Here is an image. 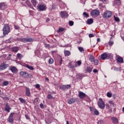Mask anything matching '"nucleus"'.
Wrapping results in <instances>:
<instances>
[{"label":"nucleus","mask_w":124,"mask_h":124,"mask_svg":"<svg viewBox=\"0 0 124 124\" xmlns=\"http://www.w3.org/2000/svg\"><path fill=\"white\" fill-rule=\"evenodd\" d=\"M18 99L20 100L21 103H26V100L22 98H19Z\"/></svg>","instance_id":"33"},{"label":"nucleus","mask_w":124,"mask_h":124,"mask_svg":"<svg viewBox=\"0 0 124 124\" xmlns=\"http://www.w3.org/2000/svg\"><path fill=\"white\" fill-rule=\"evenodd\" d=\"M66 124H69V122H68V121H66Z\"/></svg>","instance_id":"61"},{"label":"nucleus","mask_w":124,"mask_h":124,"mask_svg":"<svg viewBox=\"0 0 124 124\" xmlns=\"http://www.w3.org/2000/svg\"><path fill=\"white\" fill-rule=\"evenodd\" d=\"M45 46L46 47V48H49L50 47V45H49V44H46L45 45Z\"/></svg>","instance_id":"55"},{"label":"nucleus","mask_w":124,"mask_h":124,"mask_svg":"<svg viewBox=\"0 0 124 124\" xmlns=\"http://www.w3.org/2000/svg\"><path fill=\"white\" fill-rule=\"evenodd\" d=\"M20 41L24 43H27V42H32L33 40L31 38H23L20 39Z\"/></svg>","instance_id":"6"},{"label":"nucleus","mask_w":124,"mask_h":124,"mask_svg":"<svg viewBox=\"0 0 124 124\" xmlns=\"http://www.w3.org/2000/svg\"><path fill=\"white\" fill-rule=\"evenodd\" d=\"M46 81H49V78H46Z\"/></svg>","instance_id":"60"},{"label":"nucleus","mask_w":124,"mask_h":124,"mask_svg":"<svg viewBox=\"0 0 124 124\" xmlns=\"http://www.w3.org/2000/svg\"><path fill=\"white\" fill-rule=\"evenodd\" d=\"M10 32V27L8 24H4L3 27V34L6 35Z\"/></svg>","instance_id":"1"},{"label":"nucleus","mask_w":124,"mask_h":124,"mask_svg":"<svg viewBox=\"0 0 124 124\" xmlns=\"http://www.w3.org/2000/svg\"><path fill=\"white\" fill-rule=\"evenodd\" d=\"M48 62L49 63H50V64H52V63H54V59L50 58L49 61H48Z\"/></svg>","instance_id":"34"},{"label":"nucleus","mask_w":124,"mask_h":124,"mask_svg":"<svg viewBox=\"0 0 124 124\" xmlns=\"http://www.w3.org/2000/svg\"><path fill=\"white\" fill-rule=\"evenodd\" d=\"M62 59H61L59 62L60 65H62Z\"/></svg>","instance_id":"56"},{"label":"nucleus","mask_w":124,"mask_h":124,"mask_svg":"<svg viewBox=\"0 0 124 124\" xmlns=\"http://www.w3.org/2000/svg\"><path fill=\"white\" fill-rule=\"evenodd\" d=\"M101 59L102 61H104L107 59V53H104L101 55Z\"/></svg>","instance_id":"19"},{"label":"nucleus","mask_w":124,"mask_h":124,"mask_svg":"<svg viewBox=\"0 0 124 124\" xmlns=\"http://www.w3.org/2000/svg\"><path fill=\"white\" fill-rule=\"evenodd\" d=\"M26 67L30 70H32L33 69V67L29 65V64L26 65Z\"/></svg>","instance_id":"32"},{"label":"nucleus","mask_w":124,"mask_h":124,"mask_svg":"<svg viewBox=\"0 0 124 124\" xmlns=\"http://www.w3.org/2000/svg\"><path fill=\"white\" fill-rule=\"evenodd\" d=\"M5 8V4L4 3H0V9L3 10Z\"/></svg>","instance_id":"25"},{"label":"nucleus","mask_w":124,"mask_h":124,"mask_svg":"<svg viewBox=\"0 0 124 124\" xmlns=\"http://www.w3.org/2000/svg\"><path fill=\"white\" fill-rule=\"evenodd\" d=\"M12 50L13 51V52H15L16 53H17L18 51H19V47H16V46H14L12 47Z\"/></svg>","instance_id":"23"},{"label":"nucleus","mask_w":124,"mask_h":124,"mask_svg":"<svg viewBox=\"0 0 124 124\" xmlns=\"http://www.w3.org/2000/svg\"><path fill=\"white\" fill-rule=\"evenodd\" d=\"M77 64H78V65H79V66H80V65H81V64H82V62L81 61H78L77 62Z\"/></svg>","instance_id":"48"},{"label":"nucleus","mask_w":124,"mask_h":124,"mask_svg":"<svg viewBox=\"0 0 124 124\" xmlns=\"http://www.w3.org/2000/svg\"><path fill=\"white\" fill-rule=\"evenodd\" d=\"M89 37H90V38H92V37H94V35H93V34H89Z\"/></svg>","instance_id":"50"},{"label":"nucleus","mask_w":124,"mask_h":124,"mask_svg":"<svg viewBox=\"0 0 124 124\" xmlns=\"http://www.w3.org/2000/svg\"><path fill=\"white\" fill-rule=\"evenodd\" d=\"M70 88H71V85L67 84V85L62 86L60 88V89L62 90V91H67V90H69Z\"/></svg>","instance_id":"8"},{"label":"nucleus","mask_w":124,"mask_h":124,"mask_svg":"<svg viewBox=\"0 0 124 124\" xmlns=\"http://www.w3.org/2000/svg\"><path fill=\"white\" fill-rule=\"evenodd\" d=\"M26 3L27 5V6H28V7H29L30 8H32V5H31V1H30V0H26Z\"/></svg>","instance_id":"22"},{"label":"nucleus","mask_w":124,"mask_h":124,"mask_svg":"<svg viewBox=\"0 0 124 124\" xmlns=\"http://www.w3.org/2000/svg\"><path fill=\"white\" fill-rule=\"evenodd\" d=\"M5 110L6 112H8V113L10 112V110H11V108H10V106H9V105H8V103L6 104Z\"/></svg>","instance_id":"16"},{"label":"nucleus","mask_w":124,"mask_h":124,"mask_svg":"<svg viewBox=\"0 0 124 124\" xmlns=\"http://www.w3.org/2000/svg\"><path fill=\"white\" fill-rule=\"evenodd\" d=\"M113 58V54L112 53H107V60H112Z\"/></svg>","instance_id":"21"},{"label":"nucleus","mask_w":124,"mask_h":124,"mask_svg":"<svg viewBox=\"0 0 124 124\" xmlns=\"http://www.w3.org/2000/svg\"><path fill=\"white\" fill-rule=\"evenodd\" d=\"M9 82L7 81H5L3 82L2 85L3 86H7L8 85Z\"/></svg>","instance_id":"39"},{"label":"nucleus","mask_w":124,"mask_h":124,"mask_svg":"<svg viewBox=\"0 0 124 124\" xmlns=\"http://www.w3.org/2000/svg\"><path fill=\"white\" fill-rule=\"evenodd\" d=\"M89 108L90 109V111H91V112L93 111V110H94V108H93L92 107H90Z\"/></svg>","instance_id":"54"},{"label":"nucleus","mask_w":124,"mask_h":124,"mask_svg":"<svg viewBox=\"0 0 124 124\" xmlns=\"http://www.w3.org/2000/svg\"><path fill=\"white\" fill-rule=\"evenodd\" d=\"M88 59L91 62H94V60H95V58L92 55L88 56Z\"/></svg>","instance_id":"18"},{"label":"nucleus","mask_w":124,"mask_h":124,"mask_svg":"<svg viewBox=\"0 0 124 124\" xmlns=\"http://www.w3.org/2000/svg\"><path fill=\"white\" fill-rule=\"evenodd\" d=\"M8 66V64H5L4 62L1 63L0 65V70H4V69H6Z\"/></svg>","instance_id":"12"},{"label":"nucleus","mask_w":124,"mask_h":124,"mask_svg":"<svg viewBox=\"0 0 124 124\" xmlns=\"http://www.w3.org/2000/svg\"><path fill=\"white\" fill-rule=\"evenodd\" d=\"M97 104L100 109H103L105 108V103L103 101V100H102V98L99 99Z\"/></svg>","instance_id":"2"},{"label":"nucleus","mask_w":124,"mask_h":124,"mask_svg":"<svg viewBox=\"0 0 124 124\" xmlns=\"http://www.w3.org/2000/svg\"><path fill=\"white\" fill-rule=\"evenodd\" d=\"M76 77H77V79H82V75H81L80 74H78L76 76Z\"/></svg>","instance_id":"37"},{"label":"nucleus","mask_w":124,"mask_h":124,"mask_svg":"<svg viewBox=\"0 0 124 124\" xmlns=\"http://www.w3.org/2000/svg\"><path fill=\"white\" fill-rule=\"evenodd\" d=\"M44 105H43V104H40V107H41V108H43Z\"/></svg>","instance_id":"57"},{"label":"nucleus","mask_w":124,"mask_h":124,"mask_svg":"<svg viewBox=\"0 0 124 124\" xmlns=\"http://www.w3.org/2000/svg\"><path fill=\"white\" fill-rule=\"evenodd\" d=\"M20 75L23 77V78H31V74H28L27 72H20Z\"/></svg>","instance_id":"3"},{"label":"nucleus","mask_w":124,"mask_h":124,"mask_svg":"<svg viewBox=\"0 0 124 124\" xmlns=\"http://www.w3.org/2000/svg\"><path fill=\"white\" fill-rule=\"evenodd\" d=\"M108 113H112V108H108Z\"/></svg>","instance_id":"52"},{"label":"nucleus","mask_w":124,"mask_h":124,"mask_svg":"<svg viewBox=\"0 0 124 124\" xmlns=\"http://www.w3.org/2000/svg\"><path fill=\"white\" fill-rule=\"evenodd\" d=\"M123 111L124 112V107L123 108Z\"/></svg>","instance_id":"64"},{"label":"nucleus","mask_w":124,"mask_h":124,"mask_svg":"<svg viewBox=\"0 0 124 124\" xmlns=\"http://www.w3.org/2000/svg\"><path fill=\"white\" fill-rule=\"evenodd\" d=\"M108 103L110 105H112L113 107H114V103L113 102V101H109L108 102Z\"/></svg>","instance_id":"47"},{"label":"nucleus","mask_w":124,"mask_h":124,"mask_svg":"<svg viewBox=\"0 0 124 124\" xmlns=\"http://www.w3.org/2000/svg\"><path fill=\"white\" fill-rule=\"evenodd\" d=\"M60 13L61 18H64V19H65V18H67V17H68V14H67L66 12L62 11Z\"/></svg>","instance_id":"11"},{"label":"nucleus","mask_w":124,"mask_h":124,"mask_svg":"<svg viewBox=\"0 0 124 124\" xmlns=\"http://www.w3.org/2000/svg\"><path fill=\"white\" fill-rule=\"evenodd\" d=\"M82 15L84 18H89L90 17V16L88 14H87L86 12H83L82 14Z\"/></svg>","instance_id":"26"},{"label":"nucleus","mask_w":124,"mask_h":124,"mask_svg":"<svg viewBox=\"0 0 124 124\" xmlns=\"http://www.w3.org/2000/svg\"><path fill=\"white\" fill-rule=\"evenodd\" d=\"M97 42H100V41H101L100 38H97Z\"/></svg>","instance_id":"58"},{"label":"nucleus","mask_w":124,"mask_h":124,"mask_svg":"<svg viewBox=\"0 0 124 124\" xmlns=\"http://www.w3.org/2000/svg\"><path fill=\"white\" fill-rule=\"evenodd\" d=\"M113 45H114V42L109 41V42H108L109 46H113Z\"/></svg>","instance_id":"42"},{"label":"nucleus","mask_w":124,"mask_h":124,"mask_svg":"<svg viewBox=\"0 0 124 124\" xmlns=\"http://www.w3.org/2000/svg\"><path fill=\"white\" fill-rule=\"evenodd\" d=\"M10 70L13 73H17V72L18 71V69H17V68L15 66H11Z\"/></svg>","instance_id":"14"},{"label":"nucleus","mask_w":124,"mask_h":124,"mask_svg":"<svg viewBox=\"0 0 124 124\" xmlns=\"http://www.w3.org/2000/svg\"><path fill=\"white\" fill-rule=\"evenodd\" d=\"M86 71L89 72V73H91V72L93 71V68L91 67L90 66L88 67L86 69Z\"/></svg>","instance_id":"28"},{"label":"nucleus","mask_w":124,"mask_h":124,"mask_svg":"<svg viewBox=\"0 0 124 124\" xmlns=\"http://www.w3.org/2000/svg\"><path fill=\"white\" fill-rule=\"evenodd\" d=\"M111 120L112 121V123H113L114 124H119V120L117 118L112 117H111Z\"/></svg>","instance_id":"20"},{"label":"nucleus","mask_w":124,"mask_h":124,"mask_svg":"<svg viewBox=\"0 0 124 124\" xmlns=\"http://www.w3.org/2000/svg\"><path fill=\"white\" fill-rule=\"evenodd\" d=\"M76 101V98H71L68 100L67 103L68 104H73V103H75Z\"/></svg>","instance_id":"13"},{"label":"nucleus","mask_w":124,"mask_h":124,"mask_svg":"<svg viewBox=\"0 0 124 124\" xmlns=\"http://www.w3.org/2000/svg\"><path fill=\"white\" fill-rule=\"evenodd\" d=\"M98 72V70H97V69H94L93 70V72H94V73H97V72Z\"/></svg>","instance_id":"53"},{"label":"nucleus","mask_w":124,"mask_h":124,"mask_svg":"<svg viewBox=\"0 0 124 124\" xmlns=\"http://www.w3.org/2000/svg\"><path fill=\"white\" fill-rule=\"evenodd\" d=\"M14 28H15V30H20V26H19L18 25H15Z\"/></svg>","instance_id":"43"},{"label":"nucleus","mask_w":124,"mask_h":124,"mask_svg":"<svg viewBox=\"0 0 124 124\" xmlns=\"http://www.w3.org/2000/svg\"><path fill=\"white\" fill-rule=\"evenodd\" d=\"M35 88H36V89H39V88H40V85H39L38 84H36L35 85Z\"/></svg>","instance_id":"49"},{"label":"nucleus","mask_w":124,"mask_h":124,"mask_svg":"<svg viewBox=\"0 0 124 124\" xmlns=\"http://www.w3.org/2000/svg\"><path fill=\"white\" fill-rule=\"evenodd\" d=\"M100 123H101V122H100V121L98 122V124H100Z\"/></svg>","instance_id":"63"},{"label":"nucleus","mask_w":124,"mask_h":124,"mask_svg":"<svg viewBox=\"0 0 124 124\" xmlns=\"http://www.w3.org/2000/svg\"><path fill=\"white\" fill-rule=\"evenodd\" d=\"M31 2L33 4V6H34V7L36 6V5L37 4V1H36V0H31Z\"/></svg>","instance_id":"27"},{"label":"nucleus","mask_w":124,"mask_h":124,"mask_svg":"<svg viewBox=\"0 0 124 124\" xmlns=\"http://www.w3.org/2000/svg\"><path fill=\"white\" fill-rule=\"evenodd\" d=\"M94 113L95 115H96V116H98V115H99V112L98 111V110H97V109H94Z\"/></svg>","instance_id":"35"},{"label":"nucleus","mask_w":124,"mask_h":124,"mask_svg":"<svg viewBox=\"0 0 124 124\" xmlns=\"http://www.w3.org/2000/svg\"><path fill=\"white\" fill-rule=\"evenodd\" d=\"M37 100H38V99H37V98H35V101H37Z\"/></svg>","instance_id":"62"},{"label":"nucleus","mask_w":124,"mask_h":124,"mask_svg":"<svg viewBox=\"0 0 124 124\" xmlns=\"http://www.w3.org/2000/svg\"><path fill=\"white\" fill-rule=\"evenodd\" d=\"M106 108L107 109H109L110 108V106L108 104H106Z\"/></svg>","instance_id":"51"},{"label":"nucleus","mask_w":124,"mask_h":124,"mask_svg":"<svg viewBox=\"0 0 124 124\" xmlns=\"http://www.w3.org/2000/svg\"><path fill=\"white\" fill-rule=\"evenodd\" d=\"M25 117L26 120H31V118H30V116L28 114H25Z\"/></svg>","instance_id":"46"},{"label":"nucleus","mask_w":124,"mask_h":124,"mask_svg":"<svg viewBox=\"0 0 124 124\" xmlns=\"http://www.w3.org/2000/svg\"><path fill=\"white\" fill-rule=\"evenodd\" d=\"M64 53L65 54V56H70L71 53L69 52V51L65 50Z\"/></svg>","instance_id":"29"},{"label":"nucleus","mask_w":124,"mask_h":124,"mask_svg":"<svg viewBox=\"0 0 124 124\" xmlns=\"http://www.w3.org/2000/svg\"><path fill=\"white\" fill-rule=\"evenodd\" d=\"M108 97H112V93L109 92H108L107 93Z\"/></svg>","instance_id":"40"},{"label":"nucleus","mask_w":124,"mask_h":124,"mask_svg":"<svg viewBox=\"0 0 124 124\" xmlns=\"http://www.w3.org/2000/svg\"><path fill=\"white\" fill-rule=\"evenodd\" d=\"M26 95L31 96V90L28 87H26Z\"/></svg>","instance_id":"17"},{"label":"nucleus","mask_w":124,"mask_h":124,"mask_svg":"<svg viewBox=\"0 0 124 124\" xmlns=\"http://www.w3.org/2000/svg\"><path fill=\"white\" fill-rule=\"evenodd\" d=\"M86 93L81 91L78 92V97H79L80 99H84V98L86 97Z\"/></svg>","instance_id":"10"},{"label":"nucleus","mask_w":124,"mask_h":124,"mask_svg":"<svg viewBox=\"0 0 124 124\" xmlns=\"http://www.w3.org/2000/svg\"><path fill=\"white\" fill-rule=\"evenodd\" d=\"M94 62V64H95V65H98V60H94V62Z\"/></svg>","instance_id":"45"},{"label":"nucleus","mask_w":124,"mask_h":124,"mask_svg":"<svg viewBox=\"0 0 124 124\" xmlns=\"http://www.w3.org/2000/svg\"><path fill=\"white\" fill-rule=\"evenodd\" d=\"M78 50L80 52H81V53L82 52H84V48L82 47H78Z\"/></svg>","instance_id":"44"},{"label":"nucleus","mask_w":124,"mask_h":124,"mask_svg":"<svg viewBox=\"0 0 124 124\" xmlns=\"http://www.w3.org/2000/svg\"><path fill=\"white\" fill-rule=\"evenodd\" d=\"M114 18L116 22H120V18L119 17L114 16Z\"/></svg>","instance_id":"38"},{"label":"nucleus","mask_w":124,"mask_h":124,"mask_svg":"<svg viewBox=\"0 0 124 124\" xmlns=\"http://www.w3.org/2000/svg\"><path fill=\"white\" fill-rule=\"evenodd\" d=\"M38 9L39 11H44L47 9V7L46 5H39L38 6Z\"/></svg>","instance_id":"9"},{"label":"nucleus","mask_w":124,"mask_h":124,"mask_svg":"<svg viewBox=\"0 0 124 124\" xmlns=\"http://www.w3.org/2000/svg\"><path fill=\"white\" fill-rule=\"evenodd\" d=\"M116 61L117 62H120L121 63H124V59L120 56H118Z\"/></svg>","instance_id":"15"},{"label":"nucleus","mask_w":124,"mask_h":124,"mask_svg":"<svg viewBox=\"0 0 124 124\" xmlns=\"http://www.w3.org/2000/svg\"><path fill=\"white\" fill-rule=\"evenodd\" d=\"M91 16H95L97 17V16H99L100 12L98 10H93L91 12Z\"/></svg>","instance_id":"7"},{"label":"nucleus","mask_w":124,"mask_h":124,"mask_svg":"<svg viewBox=\"0 0 124 124\" xmlns=\"http://www.w3.org/2000/svg\"><path fill=\"white\" fill-rule=\"evenodd\" d=\"M49 21H50V19L47 18L46 20V22H49Z\"/></svg>","instance_id":"59"},{"label":"nucleus","mask_w":124,"mask_h":124,"mask_svg":"<svg viewBox=\"0 0 124 124\" xmlns=\"http://www.w3.org/2000/svg\"><path fill=\"white\" fill-rule=\"evenodd\" d=\"M112 12L111 11H107L106 12H105L104 13L103 15V17L104 18H109L110 17H112Z\"/></svg>","instance_id":"5"},{"label":"nucleus","mask_w":124,"mask_h":124,"mask_svg":"<svg viewBox=\"0 0 124 124\" xmlns=\"http://www.w3.org/2000/svg\"><path fill=\"white\" fill-rule=\"evenodd\" d=\"M93 23V19L92 18H90L87 20V24H88V25H92Z\"/></svg>","instance_id":"24"},{"label":"nucleus","mask_w":124,"mask_h":124,"mask_svg":"<svg viewBox=\"0 0 124 124\" xmlns=\"http://www.w3.org/2000/svg\"><path fill=\"white\" fill-rule=\"evenodd\" d=\"M69 26H71V27H72V26H73V25H74V22L72 21H70L69 22Z\"/></svg>","instance_id":"41"},{"label":"nucleus","mask_w":124,"mask_h":124,"mask_svg":"<svg viewBox=\"0 0 124 124\" xmlns=\"http://www.w3.org/2000/svg\"><path fill=\"white\" fill-rule=\"evenodd\" d=\"M47 98H48V99H53L54 97H53V96H52V95L49 94L47 95Z\"/></svg>","instance_id":"36"},{"label":"nucleus","mask_w":124,"mask_h":124,"mask_svg":"<svg viewBox=\"0 0 124 124\" xmlns=\"http://www.w3.org/2000/svg\"><path fill=\"white\" fill-rule=\"evenodd\" d=\"M14 115H15V113L12 112L11 113L10 115H9L7 120L10 124H13V123H14V119H13V116Z\"/></svg>","instance_id":"4"},{"label":"nucleus","mask_w":124,"mask_h":124,"mask_svg":"<svg viewBox=\"0 0 124 124\" xmlns=\"http://www.w3.org/2000/svg\"><path fill=\"white\" fill-rule=\"evenodd\" d=\"M64 30H65V28H60L59 30L57 31V32H61L62 31H63Z\"/></svg>","instance_id":"30"},{"label":"nucleus","mask_w":124,"mask_h":124,"mask_svg":"<svg viewBox=\"0 0 124 124\" xmlns=\"http://www.w3.org/2000/svg\"><path fill=\"white\" fill-rule=\"evenodd\" d=\"M17 57L18 58V60H21L22 58H23V55L20 53H17Z\"/></svg>","instance_id":"31"}]
</instances>
